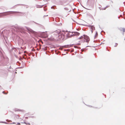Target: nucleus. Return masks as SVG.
Segmentation results:
<instances>
[{
	"label": "nucleus",
	"instance_id": "f257e3e1",
	"mask_svg": "<svg viewBox=\"0 0 125 125\" xmlns=\"http://www.w3.org/2000/svg\"><path fill=\"white\" fill-rule=\"evenodd\" d=\"M54 34L55 35L57 38V37L60 40H63L64 38V34L59 31L56 30L54 32Z\"/></svg>",
	"mask_w": 125,
	"mask_h": 125
},
{
	"label": "nucleus",
	"instance_id": "f03ea898",
	"mask_svg": "<svg viewBox=\"0 0 125 125\" xmlns=\"http://www.w3.org/2000/svg\"><path fill=\"white\" fill-rule=\"evenodd\" d=\"M83 38V42H86L87 43V44L90 41V39L89 37L87 35H83V36H82L80 37L79 38V39H81Z\"/></svg>",
	"mask_w": 125,
	"mask_h": 125
},
{
	"label": "nucleus",
	"instance_id": "7ed1b4c3",
	"mask_svg": "<svg viewBox=\"0 0 125 125\" xmlns=\"http://www.w3.org/2000/svg\"><path fill=\"white\" fill-rule=\"evenodd\" d=\"M14 27L16 29L17 31L20 32L22 33H23L25 32L23 27L18 26L17 25H15Z\"/></svg>",
	"mask_w": 125,
	"mask_h": 125
},
{
	"label": "nucleus",
	"instance_id": "20e7f679",
	"mask_svg": "<svg viewBox=\"0 0 125 125\" xmlns=\"http://www.w3.org/2000/svg\"><path fill=\"white\" fill-rule=\"evenodd\" d=\"M11 12V13H21V14H22L23 13L22 12H20L19 11H7L5 12H4L2 13L3 14V15H7L6 13L7 12Z\"/></svg>",
	"mask_w": 125,
	"mask_h": 125
},
{
	"label": "nucleus",
	"instance_id": "39448f33",
	"mask_svg": "<svg viewBox=\"0 0 125 125\" xmlns=\"http://www.w3.org/2000/svg\"><path fill=\"white\" fill-rule=\"evenodd\" d=\"M72 34L70 35L71 37H73L75 35H78L80 34L79 33L77 32H72Z\"/></svg>",
	"mask_w": 125,
	"mask_h": 125
},
{
	"label": "nucleus",
	"instance_id": "423d86ee",
	"mask_svg": "<svg viewBox=\"0 0 125 125\" xmlns=\"http://www.w3.org/2000/svg\"><path fill=\"white\" fill-rule=\"evenodd\" d=\"M26 28H27V30L28 31H30L32 33L34 34H36V32L34 31H33L31 29L29 28H28L26 27Z\"/></svg>",
	"mask_w": 125,
	"mask_h": 125
},
{
	"label": "nucleus",
	"instance_id": "0eeeda50",
	"mask_svg": "<svg viewBox=\"0 0 125 125\" xmlns=\"http://www.w3.org/2000/svg\"><path fill=\"white\" fill-rule=\"evenodd\" d=\"M70 32H71L69 31V32L67 33L66 34V38H65V39H67V38L71 37V34L70 33Z\"/></svg>",
	"mask_w": 125,
	"mask_h": 125
},
{
	"label": "nucleus",
	"instance_id": "6e6552de",
	"mask_svg": "<svg viewBox=\"0 0 125 125\" xmlns=\"http://www.w3.org/2000/svg\"><path fill=\"white\" fill-rule=\"evenodd\" d=\"M14 111L15 112L20 111V112H25V111L24 110L19 109H14Z\"/></svg>",
	"mask_w": 125,
	"mask_h": 125
},
{
	"label": "nucleus",
	"instance_id": "1a4fd4ad",
	"mask_svg": "<svg viewBox=\"0 0 125 125\" xmlns=\"http://www.w3.org/2000/svg\"><path fill=\"white\" fill-rule=\"evenodd\" d=\"M89 26L90 27L91 30H95V27L93 25H90Z\"/></svg>",
	"mask_w": 125,
	"mask_h": 125
},
{
	"label": "nucleus",
	"instance_id": "9d476101",
	"mask_svg": "<svg viewBox=\"0 0 125 125\" xmlns=\"http://www.w3.org/2000/svg\"><path fill=\"white\" fill-rule=\"evenodd\" d=\"M0 56L1 58H4V57L2 52L0 50Z\"/></svg>",
	"mask_w": 125,
	"mask_h": 125
},
{
	"label": "nucleus",
	"instance_id": "9b49d317",
	"mask_svg": "<svg viewBox=\"0 0 125 125\" xmlns=\"http://www.w3.org/2000/svg\"><path fill=\"white\" fill-rule=\"evenodd\" d=\"M44 5H36L37 8H41Z\"/></svg>",
	"mask_w": 125,
	"mask_h": 125
},
{
	"label": "nucleus",
	"instance_id": "f8f14e48",
	"mask_svg": "<svg viewBox=\"0 0 125 125\" xmlns=\"http://www.w3.org/2000/svg\"><path fill=\"white\" fill-rule=\"evenodd\" d=\"M48 39L49 40L51 41H53L54 40V38H48Z\"/></svg>",
	"mask_w": 125,
	"mask_h": 125
},
{
	"label": "nucleus",
	"instance_id": "ddd939ff",
	"mask_svg": "<svg viewBox=\"0 0 125 125\" xmlns=\"http://www.w3.org/2000/svg\"><path fill=\"white\" fill-rule=\"evenodd\" d=\"M5 45L6 47V49L8 50H9V48L8 46L5 43Z\"/></svg>",
	"mask_w": 125,
	"mask_h": 125
},
{
	"label": "nucleus",
	"instance_id": "4468645a",
	"mask_svg": "<svg viewBox=\"0 0 125 125\" xmlns=\"http://www.w3.org/2000/svg\"><path fill=\"white\" fill-rule=\"evenodd\" d=\"M0 123H3L5 124H8V123L6 122L0 121Z\"/></svg>",
	"mask_w": 125,
	"mask_h": 125
},
{
	"label": "nucleus",
	"instance_id": "2eb2a0df",
	"mask_svg": "<svg viewBox=\"0 0 125 125\" xmlns=\"http://www.w3.org/2000/svg\"><path fill=\"white\" fill-rule=\"evenodd\" d=\"M46 6H45V7H44L43 8V9H44V11H46L47 10V8H46Z\"/></svg>",
	"mask_w": 125,
	"mask_h": 125
},
{
	"label": "nucleus",
	"instance_id": "dca6fc26",
	"mask_svg": "<svg viewBox=\"0 0 125 125\" xmlns=\"http://www.w3.org/2000/svg\"><path fill=\"white\" fill-rule=\"evenodd\" d=\"M98 35V34L97 32H96L95 33V36H94V37L95 38L96 36V37Z\"/></svg>",
	"mask_w": 125,
	"mask_h": 125
},
{
	"label": "nucleus",
	"instance_id": "f3484780",
	"mask_svg": "<svg viewBox=\"0 0 125 125\" xmlns=\"http://www.w3.org/2000/svg\"><path fill=\"white\" fill-rule=\"evenodd\" d=\"M109 6H107L105 7L103 9H102V10H105L106 8H107Z\"/></svg>",
	"mask_w": 125,
	"mask_h": 125
},
{
	"label": "nucleus",
	"instance_id": "a211bd4d",
	"mask_svg": "<svg viewBox=\"0 0 125 125\" xmlns=\"http://www.w3.org/2000/svg\"><path fill=\"white\" fill-rule=\"evenodd\" d=\"M123 30V32H125V28H122Z\"/></svg>",
	"mask_w": 125,
	"mask_h": 125
},
{
	"label": "nucleus",
	"instance_id": "6ab92c4d",
	"mask_svg": "<svg viewBox=\"0 0 125 125\" xmlns=\"http://www.w3.org/2000/svg\"><path fill=\"white\" fill-rule=\"evenodd\" d=\"M4 71H3V70H2L1 71V72H0V73H4Z\"/></svg>",
	"mask_w": 125,
	"mask_h": 125
},
{
	"label": "nucleus",
	"instance_id": "aec40b11",
	"mask_svg": "<svg viewBox=\"0 0 125 125\" xmlns=\"http://www.w3.org/2000/svg\"><path fill=\"white\" fill-rule=\"evenodd\" d=\"M4 40H5V41H6V39H7V38L6 37H4Z\"/></svg>",
	"mask_w": 125,
	"mask_h": 125
},
{
	"label": "nucleus",
	"instance_id": "412c9836",
	"mask_svg": "<svg viewBox=\"0 0 125 125\" xmlns=\"http://www.w3.org/2000/svg\"><path fill=\"white\" fill-rule=\"evenodd\" d=\"M60 4L61 5H63V2H62V1H60Z\"/></svg>",
	"mask_w": 125,
	"mask_h": 125
},
{
	"label": "nucleus",
	"instance_id": "4be33fe9",
	"mask_svg": "<svg viewBox=\"0 0 125 125\" xmlns=\"http://www.w3.org/2000/svg\"><path fill=\"white\" fill-rule=\"evenodd\" d=\"M2 93L4 94H6L8 93V92H7L6 93H5V92L4 91H3L2 92Z\"/></svg>",
	"mask_w": 125,
	"mask_h": 125
},
{
	"label": "nucleus",
	"instance_id": "5701e85b",
	"mask_svg": "<svg viewBox=\"0 0 125 125\" xmlns=\"http://www.w3.org/2000/svg\"><path fill=\"white\" fill-rule=\"evenodd\" d=\"M64 9L65 10H68V9L67 8H64Z\"/></svg>",
	"mask_w": 125,
	"mask_h": 125
},
{
	"label": "nucleus",
	"instance_id": "b1692460",
	"mask_svg": "<svg viewBox=\"0 0 125 125\" xmlns=\"http://www.w3.org/2000/svg\"><path fill=\"white\" fill-rule=\"evenodd\" d=\"M118 45V43H115V45L114 46V47H116Z\"/></svg>",
	"mask_w": 125,
	"mask_h": 125
},
{
	"label": "nucleus",
	"instance_id": "393cba45",
	"mask_svg": "<svg viewBox=\"0 0 125 125\" xmlns=\"http://www.w3.org/2000/svg\"><path fill=\"white\" fill-rule=\"evenodd\" d=\"M62 25L61 23H58V26H61Z\"/></svg>",
	"mask_w": 125,
	"mask_h": 125
},
{
	"label": "nucleus",
	"instance_id": "a878e982",
	"mask_svg": "<svg viewBox=\"0 0 125 125\" xmlns=\"http://www.w3.org/2000/svg\"><path fill=\"white\" fill-rule=\"evenodd\" d=\"M23 67H18L17 68L21 69V68H22Z\"/></svg>",
	"mask_w": 125,
	"mask_h": 125
},
{
	"label": "nucleus",
	"instance_id": "bb28decb",
	"mask_svg": "<svg viewBox=\"0 0 125 125\" xmlns=\"http://www.w3.org/2000/svg\"><path fill=\"white\" fill-rule=\"evenodd\" d=\"M55 25L56 26H58V23H55Z\"/></svg>",
	"mask_w": 125,
	"mask_h": 125
},
{
	"label": "nucleus",
	"instance_id": "cd10ccee",
	"mask_svg": "<svg viewBox=\"0 0 125 125\" xmlns=\"http://www.w3.org/2000/svg\"><path fill=\"white\" fill-rule=\"evenodd\" d=\"M15 49V47H13L11 49V50H13Z\"/></svg>",
	"mask_w": 125,
	"mask_h": 125
},
{
	"label": "nucleus",
	"instance_id": "c85d7f7f",
	"mask_svg": "<svg viewBox=\"0 0 125 125\" xmlns=\"http://www.w3.org/2000/svg\"><path fill=\"white\" fill-rule=\"evenodd\" d=\"M88 107H93L92 106H91V105H88Z\"/></svg>",
	"mask_w": 125,
	"mask_h": 125
},
{
	"label": "nucleus",
	"instance_id": "c756f323",
	"mask_svg": "<svg viewBox=\"0 0 125 125\" xmlns=\"http://www.w3.org/2000/svg\"><path fill=\"white\" fill-rule=\"evenodd\" d=\"M20 123H17L16 125H20Z\"/></svg>",
	"mask_w": 125,
	"mask_h": 125
},
{
	"label": "nucleus",
	"instance_id": "7c9ffc66",
	"mask_svg": "<svg viewBox=\"0 0 125 125\" xmlns=\"http://www.w3.org/2000/svg\"><path fill=\"white\" fill-rule=\"evenodd\" d=\"M92 107L94 108H98L97 107H94L93 106V107Z\"/></svg>",
	"mask_w": 125,
	"mask_h": 125
},
{
	"label": "nucleus",
	"instance_id": "2f4dec72",
	"mask_svg": "<svg viewBox=\"0 0 125 125\" xmlns=\"http://www.w3.org/2000/svg\"><path fill=\"white\" fill-rule=\"evenodd\" d=\"M16 115H16H17V116H18V118H19V117H20V116H19V115Z\"/></svg>",
	"mask_w": 125,
	"mask_h": 125
},
{
	"label": "nucleus",
	"instance_id": "473e14b6",
	"mask_svg": "<svg viewBox=\"0 0 125 125\" xmlns=\"http://www.w3.org/2000/svg\"><path fill=\"white\" fill-rule=\"evenodd\" d=\"M85 49V48H83V49H82V50H82V51H83V50H84Z\"/></svg>",
	"mask_w": 125,
	"mask_h": 125
},
{
	"label": "nucleus",
	"instance_id": "72a5a7b5",
	"mask_svg": "<svg viewBox=\"0 0 125 125\" xmlns=\"http://www.w3.org/2000/svg\"><path fill=\"white\" fill-rule=\"evenodd\" d=\"M74 47L75 48H76L77 47V46H74Z\"/></svg>",
	"mask_w": 125,
	"mask_h": 125
},
{
	"label": "nucleus",
	"instance_id": "f704fd0d",
	"mask_svg": "<svg viewBox=\"0 0 125 125\" xmlns=\"http://www.w3.org/2000/svg\"><path fill=\"white\" fill-rule=\"evenodd\" d=\"M16 124V123H15V122H13L11 123V124Z\"/></svg>",
	"mask_w": 125,
	"mask_h": 125
},
{
	"label": "nucleus",
	"instance_id": "c9c22d12",
	"mask_svg": "<svg viewBox=\"0 0 125 125\" xmlns=\"http://www.w3.org/2000/svg\"><path fill=\"white\" fill-rule=\"evenodd\" d=\"M91 31L92 32V33L93 32V30H91Z\"/></svg>",
	"mask_w": 125,
	"mask_h": 125
},
{
	"label": "nucleus",
	"instance_id": "e433bc0d",
	"mask_svg": "<svg viewBox=\"0 0 125 125\" xmlns=\"http://www.w3.org/2000/svg\"><path fill=\"white\" fill-rule=\"evenodd\" d=\"M77 44H78V45H79L80 44V43H78Z\"/></svg>",
	"mask_w": 125,
	"mask_h": 125
},
{
	"label": "nucleus",
	"instance_id": "4c0bfd02",
	"mask_svg": "<svg viewBox=\"0 0 125 125\" xmlns=\"http://www.w3.org/2000/svg\"><path fill=\"white\" fill-rule=\"evenodd\" d=\"M48 16V15H44V16H43V17H45L47 16Z\"/></svg>",
	"mask_w": 125,
	"mask_h": 125
},
{
	"label": "nucleus",
	"instance_id": "58836bf2",
	"mask_svg": "<svg viewBox=\"0 0 125 125\" xmlns=\"http://www.w3.org/2000/svg\"><path fill=\"white\" fill-rule=\"evenodd\" d=\"M51 9H53L54 8L53 7V6H52L51 7Z\"/></svg>",
	"mask_w": 125,
	"mask_h": 125
},
{
	"label": "nucleus",
	"instance_id": "ea45409f",
	"mask_svg": "<svg viewBox=\"0 0 125 125\" xmlns=\"http://www.w3.org/2000/svg\"><path fill=\"white\" fill-rule=\"evenodd\" d=\"M20 5V4H17V5H15L14 6H15L17 5Z\"/></svg>",
	"mask_w": 125,
	"mask_h": 125
},
{
	"label": "nucleus",
	"instance_id": "a19ab883",
	"mask_svg": "<svg viewBox=\"0 0 125 125\" xmlns=\"http://www.w3.org/2000/svg\"><path fill=\"white\" fill-rule=\"evenodd\" d=\"M96 42V41L95 40H94V42Z\"/></svg>",
	"mask_w": 125,
	"mask_h": 125
},
{
	"label": "nucleus",
	"instance_id": "79ce46f5",
	"mask_svg": "<svg viewBox=\"0 0 125 125\" xmlns=\"http://www.w3.org/2000/svg\"><path fill=\"white\" fill-rule=\"evenodd\" d=\"M101 32H103L104 33H105L103 31H101Z\"/></svg>",
	"mask_w": 125,
	"mask_h": 125
},
{
	"label": "nucleus",
	"instance_id": "37998d69",
	"mask_svg": "<svg viewBox=\"0 0 125 125\" xmlns=\"http://www.w3.org/2000/svg\"><path fill=\"white\" fill-rule=\"evenodd\" d=\"M34 23H36V24H38V23H36V22H34Z\"/></svg>",
	"mask_w": 125,
	"mask_h": 125
},
{
	"label": "nucleus",
	"instance_id": "c03bdc74",
	"mask_svg": "<svg viewBox=\"0 0 125 125\" xmlns=\"http://www.w3.org/2000/svg\"><path fill=\"white\" fill-rule=\"evenodd\" d=\"M67 50L66 49H64V51H66Z\"/></svg>",
	"mask_w": 125,
	"mask_h": 125
},
{
	"label": "nucleus",
	"instance_id": "a18cd8bd",
	"mask_svg": "<svg viewBox=\"0 0 125 125\" xmlns=\"http://www.w3.org/2000/svg\"><path fill=\"white\" fill-rule=\"evenodd\" d=\"M12 8H15L14 7H14H13Z\"/></svg>",
	"mask_w": 125,
	"mask_h": 125
},
{
	"label": "nucleus",
	"instance_id": "49530a36",
	"mask_svg": "<svg viewBox=\"0 0 125 125\" xmlns=\"http://www.w3.org/2000/svg\"><path fill=\"white\" fill-rule=\"evenodd\" d=\"M31 50H32V51H34V50H33V49H32Z\"/></svg>",
	"mask_w": 125,
	"mask_h": 125
},
{
	"label": "nucleus",
	"instance_id": "de8ad7c7",
	"mask_svg": "<svg viewBox=\"0 0 125 125\" xmlns=\"http://www.w3.org/2000/svg\"><path fill=\"white\" fill-rule=\"evenodd\" d=\"M90 46H86V47H90Z\"/></svg>",
	"mask_w": 125,
	"mask_h": 125
},
{
	"label": "nucleus",
	"instance_id": "09e8293b",
	"mask_svg": "<svg viewBox=\"0 0 125 125\" xmlns=\"http://www.w3.org/2000/svg\"><path fill=\"white\" fill-rule=\"evenodd\" d=\"M63 31V32L64 33H65V31Z\"/></svg>",
	"mask_w": 125,
	"mask_h": 125
},
{
	"label": "nucleus",
	"instance_id": "8fccbe9b",
	"mask_svg": "<svg viewBox=\"0 0 125 125\" xmlns=\"http://www.w3.org/2000/svg\"><path fill=\"white\" fill-rule=\"evenodd\" d=\"M5 42H6V43H7V42L6 41H5Z\"/></svg>",
	"mask_w": 125,
	"mask_h": 125
},
{
	"label": "nucleus",
	"instance_id": "3c124183",
	"mask_svg": "<svg viewBox=\"0 0 125 125\" xmlns=\"http://www.w3.org/2000/svg\"><path fill=\"white\" fill-rule=\"evenodd\" d=\"M99 28H100V26L99 25Z\"/></svg>",
	"mask_w": 125,
	"mask_h": 125
},
{
	"label": "nucleus",
	"instance_id": "603ef678",
	"mask_svg": "<svg viewBox=\"0 0 125 125\" xmlns=\"http://www.w3.org/2000/svg\"><path fill=\"white\" fill-rule=\"evenodd\" d=\"M53 6L54 7H56V6Z\"/></svg>",
	"mask_w": 125,
	"mask_h": 125
},
{
	"label": "nucleus",
	"instance_id": "864d4df0",
	"mask_svg": "<svg viewBox=\"0 0 125 125\" xmlns=\"http://www.w3.org/2000/svg\"><path fill=\"white\" fill-rule=\"evenodd\" d=\"M25 118H28V117H25Z\"/></svg>",
	"mask_w": 125,
	"mask_h": 125
},
{
	"label": "nucleus",
	"instance_id": "5fc2aeb1",
	"mask_svg": "<svg viewBox=\"0 0 125 125\" xmlns=\"http://www.w3.org/2000/svg\"><path fill=\"white\" fill-rule=\"evenodd\" d=\"M71 10H70L69 11H70Z\"/></svg>",
	"mask_w": 125,
	"mask_h": 125
},
{
	"label": "nucleus",
	"instance_id": "6e6d98bb",
	"mask_svg": "<svg viewBox=\"0 0 125 125\" xmlns=\"http://www.w3.org/2000/svg\"><path fill=\"white\" fill-rule=\"evenodd\" d=\"M124 2H123V3L124 4Z\"/></svg>",
	"mask_w": 125,
	"mask_h": 125
},
{
	"label": "nucleus",
	"instance_id": "4d7b16f0",
	"mask_svg": "<svg viewBox=\"0 0 125 125\" xmlns=\"http://www.w3.org/2000/svg\"><path fill=\"white\" fill-rule=\"evenodd\" d=\"M12 114H13V112H12Z\"/></svg>",
	"mask_w": 125,
	"mask_h": 125
},
{
	"label": "nucleus",
	"instance_id": "13d9d810",
	"mask_svg": "<svg viewBox=\"0 0 125 125\" xmlns=\"http://www.w3.org/2000/svg\"><path fill=\"white\" fill-rule=\"evenodd\" d=\"M15 73H17V72H15Z\"/></svg>",
	"mask_w": 125,
	"mask_h": 125
},
{
	"label": "nucleus",
	"instance_id": "bf43d9fd",
	"mask_svg": "<svg viewBox=\"0 0 125 125\" xmlns=\"http://www.w3.org/2000/svg\"><path fill=\"white\" fill-rule=\"evenodd\" d=\"M21 48H22L21 47Z\"/></svg>",
	"mask_w": 125,
	"mask_h": 125
},
{
	"label": "nucleus",
	"instance_id": "052dcab7",
	"mask_svg": "<svg viewBox=\"0 0 125 125\" xmlns=\"http://www.w3.org/2000/svg\"><path fill=\"white\" fill-rule=\"evenodd\" d=\"M10 68V67L9 68Z\"/></svg>",
	"mask_w": 125,
	"mask_h": 125
},
{
	"label": "nucleus",
	"instance_id": "680f3d73",
	"mask_svg": "<svg viewBox=\"0 0 125 125\" xmlns=\"http://www.w3.org/2000/svg\"><path fill=\"white\" fill-rule=\"evenodd\" d=\"M118 18H119V17H118Z\"/></svg>",
	"mask_w": 125,
	"mask_h": 125
},
{
	"label": "nucleus",
	"instance_id": "e2e57ef3",
	"mask_svg": "<svg viewBox=\"0 0 125 125\" xmlns=\"http://www.w3.org/2000/svg\"><path fill=\"white\" fill-rule=\"evenodd\" d=\"M124 40H125V39Z\"/></svg>",
	"mask_w": 125,
	"mask_h": 125
},
{
	"label": "nucleus",
	"instance_id": "0e129e2a",
	"mask_svg": "<svg viewBox=\"0 0 125 125\" xmlns=\"http://www.w3.org/2000/svg\"><path fill=\"white\" fill-rule=\"evenodd\" d=\"M77 31H78V30H77Z\"/></svg>",
	"mask_w": 125,
	"mask_h": 125
},
{
	"label": "nucleus",
	"instance_id": "69168bd1",
	"mask_svg": "<svg viewBox=\"0 0 125 125\" xmlns=\"http://www.w3.org/2000/svg\"><path fill=\"white\" fill-rule=\"evenodd\" d=\"M121 30V31H122V30Z\"/></svg>",
	"mask_w": 125,
	"mask_h": 125
},
{
	"label": "nucleus",
	"instance_id": "338daca9",
	"mask_svg": "<svg viewBox=\"0 0 125 125\" xmlns=\"http://www.w3.org/2000/svg\"><path fill=\"white\" fill-rule=\"evenodd\" d=\"M4 43H5V42H4Z\"/></svg>",
	"mask_w": 125,
	"mask_h": 125
},
{
	"label": "nucleus",
	"instance_id": "774afa93",
	"mask_svg": "<svg viewBox=\"0 0 125 125\" xmlns=\"http://www.w3.org/2000/svg\"><path fill=\"white\" fill-rule=\"evenodd\" d=\"M124 34V33H123V34Z\"/></svg>",
	"mask_w": 125,
	"mask_h": 125
}]
</instances>
